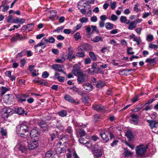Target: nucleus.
<instances>
[{
    "label": "nucleus",
    "instance_id": "obj_1",
    "mask_svg": "<svg viewBox=\"0 0 158 158\" xmlns=\"http://www.w3.org/2000/svg\"><path fill=\"white\" fill-rule=\"evenodd\" d=\"M72 72L74 75L77 77V81L78 84L87 81L88 80V76L85 71L81 70L79 67L75 65L73 67Z\"/></svg>",
    "mask_w": 158,
    "mask_h": 158
},
{
    "label": "nucleus",
    "instance_id": "obj_2",
    "mask_svg": "<svg viewBox=\"0 0 158 158\" xmlns=\"http://www.w3.org/2000/svg\"><path fill=\"white\" fill-rule=\"evenodd\" d=\"M16 132L17 134L21 136L25 135V133L28 132L30 130L29 126L27 124L22 123L18 125L16 127Z\"/></svg>",
    "mask_w": 158,
    "mask_h": 158
},
{
    "label": "nucleus",
    "instance_id": "obj_3",
    "mask_svg": "<svg viewBox=\"0 0 158 158\" xmlns=\"http://www.w3.org/2000/svg\"><path fill=\"white\" fill-rule=\"evenodd\" d=\"M148 146L140 145L136 147L135 148L136 157L137 158L140 157L144 156L147 151Z\"/></svg>",
    "mask_w": 158,
    "mask_h": 158
},
{
    "label": "nucleus",
    "instance_id": "obj_4",
    "mask_svg": "<svg viewBox=\"0 0 158 158\" xmlns=\"http://www.w3.org/2000/svg\"><path fill=\"white\" fill-rule=\"evenodd\" d=\"M89 73L93 74L94 73H103V71L100 68L98 67L97 64L94 62L91 66V68H89L88 70Z\"/></svg>",
    "mask_w": 158,
    "mask_h": 158
},
{
    "label": "nucleus",
    "instance_id": "obj_5",
    "mask_svg": "<svg viewBox=\"0 0 158 158\" xmlns=\"http://www.w3.org/2000/svg\"><path fill=\"white\" fill-rule=\"evenodd\" d=\"M92 152L94 157L96 158L101 157L102 154L101 148L97 144H95L93 145Z\"/></svg>",
    "mask_w": 158,
    "mask_h": 158
},
{
    "label": "nucleus",
    "instance_id": "obj_6",
    "mask_svg": "<svg viewBox=\"0 0 158 158\" xmlns=\"http://www.w3.org/2000/svg\"><path fill=\"white\" fill-rule=\"evenodd\" d=\"M1 114L2 118L6 120L8 117L13 114V112L10 108H5L2 109Z\"/></svg>",
    "mask_w": 158,
    "mask_h": 158
},
{
    "label": "nucleus",
    "instance_id": "obj_7",
    "mask_svg": "<svg viewBox=\"0 0 158 158\" xmlns=\"http://www.w3.org/2000/svg\"><path fill=\"white\" fill-rule=\"evenodd\" d=\"M40 134V131L37 127H35L31 130L30 133V135L31 138H36L35 139L38 138V137Z\"/></svg>",
    "mask_w": 158,
    "mask_h": 158
},
{
    "label": "nucleus",
    "instance_id": "obj_8",
    "mask_svg": "<svg viewBox=\"0 0 158 158\" xmlns=\"http://www.w3.org/2000/svg\"><path fill=\"white\" fill-rule=\"evenodd\" d=\"M38 138L33 139L30 143H28V148L29 150H33L39 146V144L38 143Z\"/></svg>",
    "mask_w": 158,
    "mask_h": 158
},
{
    "label": "nucleus",
    "instance_id": "obj_9",
    "mask_svg": "<svg viewBox=\"0 0 158 158\" xmlns=\"http://www.w3.org/2000/svg\"><path fill=\"white\" fill-rule=\"evenodd\" d=\"M4 100L8 104H12L14 101V97L12 94H7L4 96Z\"/></svg>",
    "mask_w": 158,
    "mask_h": 158
},
{
    "label": "nucleus",
    "instance_id": "obj_10",
    "mask_svg": "<svg viewBox=\"0 0 158 158\" xmlns=\"http://www.w3.org/2000/svg\"><path fill=\"white\" fill-rule=\"evenodd\" d=\"M91 46L88 44H83L80 46L78 48L79 51L84 52L90 50Z\"/></svg>",
    "mask_w": 158,
    "mask_h": 158
},
{
    "label": "nucleus",
    "instance_id": "obj_11",
    "mask_svg": "<svg viewBox=\"0 0 158 158\" xmlns=\"http://www.w3.org/2000/svg\"><path fill=\"white\" fill-rule=\"evenodd\" d=\"M38 125L44 131H47L49 127L47 123L44 120H42L39 123Z\"/></svg>",
    "mask_w": 158,
    "mask_h": 158
},
{
    "label": "nucleus",
    "instance_id": "obj_12",
    "mask_svg": "<svg viewBox=\"0 0 158 158\" xmlns=\"http://www.w3.org/2000/svg\"><path fill=\"white\" fill-rule=\"evenodd\" d=\"M147 122L149 124V126L152 130L157 127V124H158V121L147 120Z\"/></svg>",
    "mask_w": 158,
    "mask_h": 158
},
{
    "label": "nucleus",
    "instance_id": "obj_13",
    "mask_svg": "<svg viewBox=\"0 0 158 158\" xmlns=\"http://www.w3.org/2000/svg\"><path fill=\"white\" fill-rule=\"evenodd\" d=\"M83 86L86 92H90L93 89V85L90 83H86L83 85Z\"/></svg>",
    "mask_w": 158,
    "mask_h": 158
},
{
    "label": "nucleus",
    "instance_id": "obj_14",
    "mask_svg": "<svg viewBox=\"0 0 158 158\" xmlns=\"http://www.w3.org/2000/svg\"><path fill=\"white\" fill-rule=\"evenodd\" d=\"M92 107L95 110L99 112L103 111L105 109V107L101 105H94Z\"/></svg>",
    "mask_w": 158,
    "mask_h": 158
},
{
    "label": "nucleus",
    "instance_id": "obj_15",
    "mask_svg": "<svg viewBox=\"0 0 158 158\" xmlns=\"http://www.w3.org/2000/svg\"><path fill=\"white\" fill-rule=\"evenodd\" d=\"M68 88L72 90L73 91L77 93V94L80 95H82V92L78 88H77L75 85L73 86H70L68 87Z\"/></svg>",
    "mask_w": 158,
    "mask_h": 158
},
{
    "label": "nucleus",
    "instance_id": "obj_16",
    "mask_svg": "<svg viewBox=\"0 0 158 158\" xmlns=\"http://www.w3.org/2000/svg\"><path fill=\"white\" fill-rule=\"evenodd\" d=\"M100 135L102 138L104 142L106 143L109 141V139L108 136L105 132L102 131L100 133Z\"/></svg>",
    "mask_w": 158,
    "mask_h": 158
},
{
    "label": "nucleus",
    "instance_id": "obj_17",
    "mask_svg": "<svg viewBox=\"0 0 158 158\" xmlns=\"http://www.w3.org/2000/svg\"><path fill=\"white\" fill-rule=\"evenodd\" d=\"M25 19H21L18 18H16L13 19V22L14 23L18 24L21 25L25 23Z\"/></svg>",
    "mask_w": 158,
    "mask_h": 158
},
{
    "label": "nucleus",
    "instance_id": "obj_18",
    "mask_svg": "<svg viewBox=\"0 0 158 158\" xmlns=\"http://www.w3.org/2000/svg\"><path fill=\"white\" fill-rule=\"evenodd\" d=\"M123 154L124 156L125 157H128L131 156L133 153L130 151L128 150L127 148H125L124 149V152Z\"/></svg>",
    "mask_w": 158,
    "mask_h": 158
},
{
    "label": "nucleus",
    "instance_id": "obj_19",
    "mask_svg": "<svg viewBox=\"0 0 158 158\" xmlns=\"http://www.w3.org/2000/svg\"><path fill=\"white\" fill-rule=\"evenodd\" d=\"M52 68L53 69L57 71L60 72L62 71V66L60 64H53L52 66Z\"/></svg>",
    "mask_w": 158,
    "mask_h": 158
},
{
    "label": "nucleus",
    "instance_id": "obj_20",
    "mask_svg": "<svg viewBox=\"0 0 158 158\" xmlns=\"http://www.w3.org/2000/svg\"><path fill=\"white\" fill-rule=\"evenodd\" d=\"M48 40L47 39L46 37H44L41 40V42L38 44L35 45V47H37L39 46H42L44 45H46V43L48 42Z\"/></svg>",
    "mask_w": 158,
    "mask_h": 158
},
{
    "label": "nucleus",
    "instance_id": "obj_21",
    "mask_svg": "<svg viewBox=\"0 0 158 158\" xmlns=\"http://www.w3.org/2000/svg\"><path fill=\"white\" fill-rule=\"evenodd\" d=\"M64 98L66 101L69 102L73 103L76 102L73 98L69 94L65 95L64 97Z\"/></svg>",
    "mask_w": 158,
    "mask_h": 158
},
{
    "label": "nucleus",
    "instance_id": "obj_22",
    "mask_svg": "<svg viewBox=\"0 0 158 158\" xmlns=\"http://www.w3.org/2000/svg\"><path fill=\"white\" fill-rule=\"evenodd\" d=\"M27 149V146L21 143L19 144V150L22 153H26Z\"/></svg>",
    "mask_w": 158,
    "mask_h": 158
},
{
    "label": "nucleus",
    "instance_id": "obj_23",
    "mask_svg": "<svg viewBox=\"0 0 158 158\" xmlns=\"http://www.w3.org/2000/svg\"><path fill=\"white\" fill-rule=\"evenodd\" d=\"M16 97L19 102H23L26 101V96L24 94L18 95Z\"/></svg>",
    "mask_w": 158,
    "mask_h": 158
},
{
    "label": "nucleus",
    "instance_id": "obj_24",
    "mask_svg": "<svg viewBox=\"0 0 158 158\" xmlns=\"http://www.w3.org/2000/svg\"><path fill=\"white\" fill-rule=\"evenodd\" d=\"M125 135L130 141L132 140L134 138L133 133L131 131L129 130H128L127 131Z\"/></svg>",
    "mask_w": 158,
    "mask_h": 158
},
{
    "label": "nucleus",
    "instance_id": "obj_25",
    "mask_svg": "<svg viewBox=\"0 0 158 158\" xmlns=\"http://www.w3.org/2000/svg\"><path fill=\"white\" fill-rule=\"evenodd\" d=\"M92 41L94 43H97L99 41H102L103 39L101 36H97L92 39Z\"/></svg>",
    "mask_w": 158,
    "mask_h": 158
},
{
    "label": "nucleus",
    "instance_id": "obj_26",
    "mask_svg": "<svg viewBox=\"0 0 158 158\" xmlns=\"http://www.w3.org/2000/svg\"><path fill=\"white\" fill-rule=\"evenodd\" d=\"M137 26V25L134 21L131 22L130 23L129 26L128 27V29L130 30H132L135 28Z\"/></svg>",
    "mask_w": 158,
    "mask_h": 158
},
{
    "label": "nucleus",
    "instance_id": "obj_27",
    "mask_svg": "<svg viewBox=\"0 0 158 158\" xmlns=\"http://www.w3.org/2000/svg\"><path fill=\"white\" fill-rule=\"evenodd\" d=\"M15 111L19 115L22 114L25 112V111L24 110L23 108L21 107L17 108L16 110Z\"/></svg>",
    "mask_w": 158,
    "mask_h": 158
},
{
    "label": "nucleus",
    "instance_id": "obj_28",
    "mask_svg": "<svg viewBox=\"0 0 158 158\" xmlns=\"http://www.w3.org/2000/svg\"><path fill=\"white\" fill-rule=\"evenodd\" d=\"M105 85V83L104 82H103L101 81H97V83L96 85V87L100 88H102Z\"/></svg>",
    "mask_w": 158,
    "mask_h": 158
},
{
    "label": "nucleus",
    "instance_id": "obj_29",
    "mask_svg": "<svg viewBox=\"0 0 158 158\" xmlns=\"http://www.w3.org/2000/svg\"><path fill=\"white\" fill-rule=\"evenodd\" d=\"M58 114L60 116L62 117H64L66 116L67 114V113L66 110H61L59 111L58 113Z\"/></svg>",
    "mask_w": 158,
    "mask_h": 158
},
{
    "label": "nucleus",
    "instance_id": "obj_30",
    "mask_svg": "<svg viewBox=\"0 0 158 158\" xmlns=\"http://www.w3.org/2000/svg\"><path fill=\"white\" fill-rule=\"evenodd\" d=\"M114 25L110 22H107L106 23L105 27L108 30H111L113 29L114 27Z\"/></svg>",
    "mask_w": 158,
    "mask_h": 158
},
{
    "label": "nucleus",
    "instance_id": "obj_31",
    "mask_svg": "<svg viewBox=\"0 0 158 158\" xmlns=\"http://www.w3.org/2000/svg\"><path fill=\"white\" fill-rule=\"evenodd\" d=\"M86 139V137H85V138L82 137H80L79 139L80 143L83 144H87L88 143L89 144V142H88V141L85 140Z\"/></svg>",
    "mask_w": 158,
    "mask_h": 158
},
{
    "label": "nucleus",
    "instance_id": "obj_32",
    "mask_svg": "<svg viewBox=\"0 0 158 158\" xmlns=\"http://www.w3.org/2000/svg\"><path fill=\"white\" fill-rule=\"evenodd\" d=\"M51 136V140L52 141L53 139L56 138L58 137V131H56L55 132L53 133L50 135Z\"/></svg>",
    "mask_w": 158,
    "mask_h": 158
},
{
    "label": "nucleus",
    "instance_id": "obj_33",
    "mask_svg": "<svg viewBox=\"0 0 158 158\" xmlns=\"http://www.w3.org/2000/svg\"><path fill=\"white\" fill-rule=\"evenodd\" d=\"M89 55L93 60L95 61L96 60L97 57L94 52H90L89 53Z\"/></svg>",
    "mask_w": 158,
    "mask_h": 158
},
{
    "label": "nucleus",
    "instance_id": "obj_34",
    "mask_svg": "<svg viewBox=\"0 0 158 158\" xmlns=\"http://www.w3.org/2000/svg\"><path fill=\"white\" fill-rule=\"evenodd\" d=\"M157 114L156 112H154V113L151 114L150 116L151 118L152 119V120H156L158 121L157 118Z\"/></svg>",
    "mask_w": 158,
    "mask_h": 158
},
{
    "label": "nucleus",
    "instance_id": "obj_35",
    "mask_svg": "<svg viewBox=\"0 0 158 158\" xmlns=\"http://www.w3.org/2000/svg\"><path fill=\"white\" fill-rule=\"evenodd\" d=\"M53 155L52 152L48 151L45 154V158H53L52 156Z\"/></svg>",
    "mask_w": 158,
    "mask_h": 158
},
{
    "label": "nucleus",
    "instance_id": "obj_36",
    "mask_svg": "<svg viewBox=\"0 0 158 158\" xmlns=\"http://www.w3.org/2000/svg\"><path fill=\"white\" fill-rule=\"evenodd\" d=\"M79 135L81 137H82L85 135L86 133L85 131L83 129L81 128L78 131Z\"/></svg>",
    "mask_w": 158,
    "mask_h": 158
},
{
    "label": "nucleus",
    "instance_id": "obj_37",
    "mask_svg": "<svg viewBox=\"0 0 158 158\" xmlns=\"http://www.w3.org/2000/svg\"><path fill=\"white\" fill-rule=\"evenodd\" d=\"M145 62L147 63H149L151 64H153L156 62V61H155V58L152 59L149 58H147L145 60Z\"/></svg>",
    "mask_w": 158,
    "mask_h": 158
},
{
    "label": "nucleus",
    "instance_id": "obj_38",
    "mask_svg": "<svg viewBox=\"0 0 158 158\" xmlns=\"http://www.w3.org/2000/svg\"><path fill=\"white\" fill-rule=\"evenodd\" d=\"M0 132L2 136H6L7 135L6 130L3 127L1 128Z\"/></svg>",
    "mask_w": 158,
    "mask_h": 158
},
{
    "label": "nucleus",
    "instance_id": "obj_39",
    "mask_svg": "<svg viewBox=\"0 0 158 158\" xmlns=\"http://www.w3.org/2000/svg\"><path fill=\"white\" fill-rule=\"evenodd\" d=\"M9 90L8 88H6L5 87H1V95L2 96L3 95L6 91Z\"/></svg>",
    "mask_w": 158,
    "mask_h": 158
},
{
    "label": "nucleus",
    "instance_id": "obj_40",
    "mask_svg": "<svg viewBox=\"0 0 158 158\" xmlns=\"http://www.w3.org/2000/svg\"><path fill=\"white\" fill-rule=\"evenodd\" d=\"M68 54H67V56L73 55V53L74 52L73 49V48L72 47H69L68 48Z\"/></svg>",
    "mask_w": 158,
    "mask_h": 158
},
{
    "label": "nucleus",
    "instance_id": "obj_41",
    "mask_svg": "<svg viewBox=\"0 0 158 158\" xmlns=\"http://www.w3.org/2000/svg\"><path fill=\"white\" fill-rule=\"evenodd\" d=\"M26 53V51L25 50L22 51L18 53L17 55V57H21L25 55Z\"/></svg>",
    "mask_w": 158,
    "mask_h": 158
},
{
    "label": "nucleus",
    "instance_id": "obj_42",
    "mask_svg": "<svg viewBox=\"0 0 158 158\" xmlns=\"http://www.w3.org/2000/svg\"><path fill=\"white\" fill-rule=\"evenodd\" d=\"M74 37L75 38V40L78 41L81 38V36L80 35V33L77 32L74 35Z\"/></svg>",
    "mask_w": 158,
    "mask_h": 158
},
{
    "label": "nucleus",
    "instance_id": "obj_43",
    "mask_svg": "<svg viewBox=\"0 0 158 158\" xmlns=\"http://www.w3.org/2000/svg\"><path fill=\"white\" fill-rule=\"evenodd\" d=\"M76 56L75 54L70 56H67V59L70 61H72L73 60L75 59L76 58Z\"/></svg>",
    "mask_w": 158,
    "mask_h": 158
},
{
    "label": "nucleus",
    "instance_id": "obj_44",
    "mask_svg": "<svg viewBox=\"0 0 158 158\" xmlns=\"http://www.w3.org/2000/svg\"><path fill=\"white\" fill-rule=\"evenodd\" d=\"M133 40L134 41L136 42L137 43V44L138 45H139L140 43L141 42V39L139 37H135V38H134V39Z\"/></svg>",
    "mask_w": 158,
    "mask_h": 158
},
{
    "label": "nucleus",
    "instance_id": "obj_45",
    "mask_svg": "<svg viewBox=\"0 0 158 158\" xmlns=\"http://www.w3.org/2000/svg\"><path fill=\"white\" fill-rule=\"evenodd\" d=\"M88 19L87 18L82 17L79 19V21L81 23H86L88 21Z\"/></svg>",
    "mask_w": 158,
    "mask_h": 158
},
{
    "label": "nucleus",
    "instance_id": "obj_46",
    "mask_svg": "<svg viewBox=\"0 0 158 158\" xmlns=\"http://www.w3.org/2000/svg\"><path fill=\"white\" fill-rule=\"evenodd\" d=\"M153 39V36L152 35H148L147 36L146 40L149 42L152 41Z\"/></svg>",
    "mask_w": 158,
    "mask_h": 158
},
{
    "label": "nucleus",
    "instance_id": "obj_47",
    "mask_svg": "<svg viewBox=\"0 0 158 158\" xmlns=\"http://www.w3.org/2000/svg\"><path fill=\"white\" fill-rule=\"evenodd\" d=\"M91 27L92 28V32L95 31L97 34H99V32L96 26L91 25Z\"/></svg>",
    "mask_w": 158,
    "mask_h": 158
},
{
    "label": "nucleus",
    "instance_id": "obj_48",
    "mask_svg": "<svg viewBox=\"0 0 158 158\" xmlns=\"http://www.w3.org/2000/svg\"><path fill=\"white\" fill-rule=\"evenodd\" d=\"M89 100V96H87L84 97L82 98V101L83 102L87 103L88 102Z\"/></svg>",
    "mask_w": 158,
    "mask_h": 158
},
{
    "label": "nucleus",
    "instance_id": "obj_49",
    "mask_svg": "<svg viewBox=\"0 0 158 158\" xmlns=\"http://www.w3.org/2000/svg\"><path fill=\"white\" fill-rule=\"evenodd\" d=\"M148 48L151 49H156L158 48V45L151 43L149 44Z\"/></svg>",
    "mask_w": 158,
    "mask_h": 158
},
{
    "label": "nucleus",
    "instance_id": "obj_50",
    "mask_svg": "<svg viewBox=\"0 0 158 158\" xmlns=\"http://www.w3.org/2000/svg\"><path fill=\"white\" fill-rule=\"evenodd\" d=\"M140 96V95H138L137 96L134 97L131 100L132 102L134 103L139 100V98Z\"/></svg>",
    "mask_w": 158,
    "mask_h": 158
},
{
    "label": "nucleus",
    "instance_id": "obj_51",
    "mask_svg": "<svg viewBox=\"0 0 158 158\" xmlns=\"http://www.w3.org/2000/svg\"><path fill=\"white\" fill-rule=\"evenodd\" d=\"M118 17L115 15L112 14L110 17V20L113 21H116L117 20Z\"/></svg>",
    "mask_w": 158,
    "mask_h": 158
},
{
    "label": "nucleus",
    "instance_id": "obj_52",
    "mask_svg": "<svg viewBox=\"0 0 158 158\" xmlns=\"http://www.w3.org/2000/svg\"><path fill=\"white\" fill-rule=\"evenodd\" d=\"M120 21L122 23H124L127 21L126 17L121 16L120 18Z\"/></svg>",
    "mask_w": 158,
    "mask_h": 158
},
{
    "label": "nucleus",
    "instance_id": "obj_53",
    "mask_svg": "<svg viewBox=\"0 0 158 158\" xmlns=\"http://www.w3.org/2000/svg\"><path fill=\"white\" fill-rule=\"evenodd\" d=\"M76 56L79 57H83L85 56L84 53L82 52H78L77 53Z\"/></svg>",
    "mask_w": 158,
    "mask_h": 158
},
{
    "label": "nucleus",
    "instance_id": "obj_54",
    "mask_svg": "<svg viewBox=\"0 0 158 158\" xmlns=\"http://www.w3.org/2000/svg\"><path fill=\"white\" fill-rule=\"evenodd\" d=\"M82 26V24L81 23L78 24L74 28L73 30L75 31H76L80 29Z\"/></svg>",
    "mask_w": 158,
    "mask_h": 158
},
{
    "label": "nucleus",
    "instance_id": "obj_55",
    "mask_svg": "<svg viewBox=\"0 0 158 158\" xmlns=\"http://www.w3.org/2000/svg\"><path fill=\"white\" fill-rule=\"evenodd\" d=\"M66 131L71 135L72 134L73 130L71 127H68L66 130Z\"/></svg>",
    "mask_w": 158,
    "mask_h": 158
},
{
    "label": "nucleus",
    "instance_id": "obj_56",
    "mask_svg": "<svg viewBox=\"0 0 158 158\" xmlns=\"http://www.w3.org/2000/svg\"><path fill=\"white\" fill-rule=\"evenodd\" d=\"M65 60V58L64 56L62 57L61 59H58L56 60V61L57 63H63Z\"/></svg>",
    "mask_w": 158,
    "mask_h": 158
},
{
    "label": "nucleus",
    "instance_id": "obj_57",
    "mask_svg": "<svg viewBox=\"0 0 158 158\" xmlns=\"http://www.w3.org/2000/svg\"><path fill=\"white\" fill-rule=\"evenodd\" d=\"M68 152L66 154V158H72V156L73 155V153L70 151V149H68Z\"/></svg>",
    "mask_w": 158,
    "mask_h": 158
},
{
    "label": "nucleus",
    "instance_id": "obj_58",
    "mask_svg": "<svg viewBox=\"0 0 158 158\" xmlns=\"http://www.w3.org/2000/svg\"><path fill=\"white\" fill-rule=\"evenodd\" d=\"M49 76V73L46 71L43 72L42 75V77L44 78H47Z\"/></svg>",
    "mask_w": 158,
    "mask_h": 158
},
{
    "label": "nucleus",
    "instance_id": "obj_59",
    "mask_svg": "<svg viewBox=\"0 0 158 158\" xmlns=\"http://www.w3.org/2000/svg\"><path fill=\"white\" fill-rule=\"evenodd\" d=\"M63 28L64 26H63L58 27L56 29L53 31V32H57L58 33H59L63 29Z\"/></svg>",
    "mask_w": 158,
    "mask_h": 158
},
{
    "label": "nucleus",
    "instance_id": "obj_60",
    "mask_svg": "<svg viewBox=\"0 0 158 158\" xmlns=\"http://www.w3.org/2000/svg\"><path fill=\"white\" fill-rule=\"evenodd\" d=\"M85 27L86 32L88 34H90L91 33V27L89 26H85Z\"/></svg>",
    "mask_w": 158,
    "mask_h": 158
},
{
    "label": "nucleus",
    "instance_id": "obj_61",
    "mask_svg": "<svg viewBox=\"0 0 158 158\" xmlns=\"http://www.w3.org/2000/svg\"><path fill=\"white\" fill-rule=\"evenodd\" d=\"M2 7H3V9L2 10V11L3 12H4L7 11L9 8V6H8L2 5L0 6V9Z\"/></svg>",
    "mask_w": 158,
    "mask_h": 158
},
{
    "label": "nucleus",
    "instance_id": "obj_62",
    "mask_svg": "<svg viewBox=\"0 0 158 158\" xmlns=\"http://www.w3.org/2000/svg\"><path fill=\"white\" fill-rule=\"evenodd\" d=\"M83 6L85 9H89L90 7V5L87 2L84 3L83 4Z\"/></svg>",
    "mask_w": 158,
    "mask_h": 158
},
{
    "label": "nucleus",
    "instance_id": "obj_63",
    "mask_svg": "<svg viewBox=\"0 0 158 158\" xmlns=\"http://www.w3.org/2000/svg\"><path fill=\"white\" fill-rule=\"evenodd\" d=\"M139 5L138 4H136L135 5V6L134 8V10L135 11L138 12L141 10V9L139 8Z\"/></svg>",
    "mask_w": 158,
    "mask_h": 158
},
{
    "label": "nucleus",
    "instance_id": "obj_64",
    "mask_svg": "<svg viewBox=\"0 0 158 158\" xmlns=\"http://www.w3.org/2000/svg\"><path fill=\"white\" fill-rule=\"evenodd\" d=\"M118 140L116 139H114L112 143H110V145L111 147H113L117 145L118 143Z\"/></svg>",
    "mask_w": 158,
    "mask_h": 158
}]
</instances>
